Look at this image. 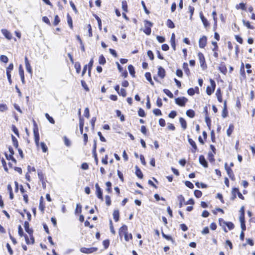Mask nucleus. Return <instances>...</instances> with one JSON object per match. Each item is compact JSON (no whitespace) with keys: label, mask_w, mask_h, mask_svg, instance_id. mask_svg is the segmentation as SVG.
I'll return each instance as SVG.
<instances>
[{"label":"nucleus","mask_w":255,"mask_h":255,"mask_svg":"<svg viewBox=\"0 0 255 255\" xmlns=\"http://www.w3.org/2000/svg\"><path fill=\"white\" fill-rule=\"evenodd\" d=\"M119 236L122 238V236L124 235L125 237V239L127 242H128V227L124 225L122 227H121L119 229Z\"/></svg>","instance_id":"1"},{"label":"nucleus","mask_w":255,"mask_h":255,"mask_svg":"<svg viewBox=\"0 0 255 255\" xmlns=\"http://www.w3.org/2000/svg\"><path fill=\"white\" fill-rule=\"evenodd\" d=\"M211 86H208L206 88V93L208 95H211L214 91L216 87V83L215 81L212 79H210Z\"/></svg>","instance_id":"2"},{"label":"nucleus","mask_w":255,"mask_h":255,"mask_svg":"<svg viewBox=\"0 0 255 255\" xmlns=\"http://www.w3.org/2000/svg\"><path fill=\"white\" fill-rule=\"evenodd\" d=\"M34 125V128H33V133L34 136V140L35 142V143L36 145H38L39 144V135L38 132V128L37 127L36 124L35 122V121H33Z\"/></svg>","instance_id":"3"},{"label":"nucleus","mask_w":255,"mask_h":255,"mask_svg":"<svg viewBox=\"0 0 255 255\" xmlns=\"http://www.w3.org/2000/svg\"><path fill=\"white\" fill-rule=\"evenodd\" d=\"M188 101V99L184 97H179L175 99V103L181 107H184L186 103Z\"/></svg>","instance_id":"4"},{"label":"nucleus","mask_w":255,"mask_h":255,"mask_svg":"<svg viewBox=\"0 0 255 255\" xmlns=\"http://www.w3.org/2000/svg\"><path fill=\"white\" fill-rule=\"evenodd\" d=\"M152 23L147 20L145 21V28L143 30L144 32L147 35H150L151 33V27Z\"/></svg>","instance_id":"5"},{"label":"nucleus","mask_w":255,"mask_h":255,"mask_svg":"<svg viewBox=\"0 0 255 255\" xmlns=\"http://www.w3.org/2000/svg\"><path fill=\"white\" fill-rule=\"evenodd\" d=\"M95 188L96 189V195L97 197L101 201H103V192L98 183L96 184Z\"/></svg>","instance_id":"6"},{"label":"nucleus","mask_w":255,"mask_h":255,"mask_svg":"<svg viewBox=\"0 0 255 255\" xmlns=\"http://www.w3.org/2000/svg\"><path fill=\"white\" fill-rule=\"evenodd\" d=\"M97 250V248H82L80 249V251L83 253L85 254H90L92 253Z\"/></svg>","instance_id":"7"},{"label":"nucleus","mask_w":255,"mask_h":255,"mask_svg":"<svg viewBox=\"0 0 255 255\" xmlns=\"http://www.w3.org/2000/svg\"><path fill=\"white\" fill-rule=\"evenodd\" d=\"M225 168L227 171V173L229 176L230 178H231L232 179H233L234 177V174L233 172L232 169L231 168V167H229L228 166V163H225Z\"/></svg>","instance_id":"8"},{"label":"nucleus","mask_w":255,"mask_h":255,"mask_svg":"<svg viewBox=\"0 0 255 255\" xmlns=\"http://www.w3.org/2000/svg\"><path fill=\"white\" fill-rule=\"evenodd\" d=\"M1 33L4 36V37L8 40H11L12 39V34L11 33L6 29H2L1 30Z\"/></svg>","instance_id":"9"},{"label":"nucleus","mask_w":255,"mask_h":255,"mask_svg":"<svg viewBox=\"0 0 255 255\" xmlns=\"http://www.w3.org/2000/svg\"><path fill=\"white\" fill-rule=\"evenodd\" d=\"M207 43V37L205 36H203L200 38L199 40V46L200 48H204Z\"/></svg>","instance_id":"10"},{"label":"nucleus","mask_w":255,"mask_h":255,"mask_svg":"<svg viewBox=\"0 0 255 255\" xmlns=\"http://www.w3.org/2000/svg\"><path fill=\"white\" fill-rule=\"evenodd\" d=\"M24 61L25 64V67L27 71L29 73H32V68L31 67L30 64L29 63L28 58L26 56L25 57Z\"/></svg>","instance_id":"11"},{"label":"nucleus","mask_w":255,"mask_h":255,"mask_svg":"<svg viewBox=\"0 0 255 255\" xmlns=\"http://www.w3.org/2000/svg\"><path fill=\"white\" fill-rule=\"evenodd\" d=\"M198 56L200 61V66L203 67L205 63L204 56L202 53L199 52L198 54Z\"/></svg>","instance_id":"12"},{"label":"nucleus","mask_w":255,"mask_h":255,"mask_svg":"<svg viewBox=\"0 0 255 255\" xmlns=\"http://www.w3.org/2000/svg\"><path fill=\"white\" fill-rule=\"evenodd\" d=\"M24 227L25 231L29 235H31L33 233V230L29 228V223L27 221H25L24 223Z\"/></svg>","instance_id":"13"},{"label":"nucleus","mask_w":255,"mask_h":255,"mask_svg":"<svg viewBox=\"0 0 255 255\" xmlns=\"http://www.w3.org/2000/svg\"><path fill=\"white\" fill-rule=\"evenodd\" d=\"M158 75L161 78L163 79L165 75V70L161 66L158 68Z\"/></svg>","instance_id":"14"},{"label":"nucleus","mask_w":255,"mask_h":255,"mask_svg":"<svg viewBox=\"0 0 255 255\" xmlns=\"http://www.w3.org/2000/svg\"><path fill=\"white\" fill-rule=\"evenodd\" d=\"M199 162L204 167H207L208 163L203 155H200L199 158Z\"/></svg>","instance_id":"15"},{"label":"nucleus","mask_w":255,"mask_h":255,"mask_svg":"<svg viewBox=\"0 0 255 255\" xmlns=\"http://www.w3.org/2000/svg\"><path fill=\"white\" fill-rule=\"evenodd\" d=\"M200 18L205 26V27H207L209 25V23L207 20V19L204 16L203 13L202 12L200 13Z\"/></svg>","instance_id":"16"},{"label":"nucleus","mask_w":255,"mask_h":255,"mask_svg":"<svg viewBox=\"0 0 255 255\" xmlns=\"http://www.w3.org/2000/svg\"><path fill=\"white\" fill-rule=\"evenodd\" d=\"M219 69L221 73L224 74H225L227 72V68L225 66V64L223 62L220 64V65L219 67Z\"/></svg>","instance_id":"17"},{"label":"nucleus","mask_w":255,"mask_h":255,"mask_svg":"<svg viewBox=\"0 0 255 255\" xmlns=\"http://www.w3.org/2000/svg\"><path fill=\"white\" fill-rule=\"evenodd\" d=\"M188 142H189V144L193 148V149L192 150V152H195L197 149V147L195 142L191 138L188 139Z\"/></svg>","instance_id":"18"},{"label":"nucleus","mask_w":255,"mask_h":255,"mask_svg":"<svg viewBox=\"0 0 255 255\" xmlns=\"http://www.w3.org/2000/svg\"><path fill=\"white\" fill-rule=\"evenodd\" d=\"M19 74L21 78V81L22 83H24V71L22 68L21 66L20 65L19 68Z\"/></svg>","instance_id":"19"},{"label":"nucleus","mask_w":255,"mask_h":255,"mask_svg":"<svg viewBox=\"0 0 255 255\" xmlns=\"http://www.w3.org/2000/svg\"><path fill=\"white\" fill-rule=\"evenodd\" d=\"M145 77L146 80L150 83L152 86H154V83L152 80L151 74L149 72H146L145 74Z\"/></svg>","instance_id":"20"},{"label":"nucleus","mask_w":255,"mask_h":255,"mask_svg":"<svg viewBox=\"0 0 255 255\" xmlns=\"http://www.w3.org/2000/svg\"><path fill=\"white\" fill-rule=\"evenodd\" d=\"M135 174L139 178L141 179L143 177V174L140 169L137 166H135Z\"/></svg>","instance_id":"21"},{"label":"nucleus","mask_w":255,"mask_h":255,"mask_svg":"<svg viewBox=\"0 0 255 255\" xmlns=\"http://www.w3.org/2000/svg\"><path fill=\"white\" fill-rule=\"evenodd\" d=\"M179 122L181 125L182 128L184 129H185L187 128V123H186V121L183 118H180L179 119Z\"/></svg>","instance_id":"22"},{"label":"nucleus","mask_w":255,"mask_h":255,"mask_svg":"<svg viewBox=\"0 0 255 255\" xmlns=\"http://www.w3.org/2000/svg\"><path fill=\"white\" fill-rule=\"evenodd\" d=\"M113 218L116 222L119 221V211L118 210H115L113 213Z\"/></svg>","instance_id":"23"},{"label":"nucleus","mask_w":255,"mask_h":255,"mask_svg":"<svg viewBox=\"0 0 255 255\" xmlns=\"http://www.w3.org/2000/svg\"><path fill=\"white\" fill-rule=\"evenodd\" d=\"M224 109L222 111V116L223 117V118H225L227 117V114H228V112H227V106H226V101L224 102Z\"/></svg>","instance_id":"24"},{"label":"nucleus","mask_w":255,"mask_h":255,"mask_svg":"<svg viewBox=\"0 0 255 255\" xmlns=\"http://www.w3.org/2000/svg\"><path fill=\"white\" fill-rule=\"evenodd\" d=\"M243 24L245 26H246L248 28L250 29H253L254 28V26L251 25L250 22L249 21H246L245 20H243Z\"/></svg>","instance_id":"25"},{"label":"nucleus","mask_w":255,"mask_h":255,"mask_svg":"<svg viewBox=\"0 0 255 255\" xmlns=\"http://www.w3.org/2000/svg\"><path fill=\"white\" fill-rule=\"evenodd\" d=\"M128 70L129 71V72L130 73V74L132 76V77H134V74H135V71H134V68L133 67V66L131 65H129L128 66Z\"/></svg>","instance_id":"26"},{"label":"nucleus","mask_w":255,"mask_h":255,"mask_svg":"<svg viewBox=\"0 0 255 255\" xmlns=\"http://www.w3.org/2000/svg\"><path fill=\"white\" fill-rule=\"evenodd\" d=\"M186 114L188 117L191 118H193L195 116V112L192 110H187Z\"/></svg>","instance_id":"27"},{"label":"nucleus","mask_w":255,"mask_h":255,"mask_svg":"<svg viewBox=\"0 0 255 255\" xmlns=\"http://www.w3.org/2000/svg\"><path fill=\"white\" fill-rule=\"evenodd\" d=\"M38 176L39 180L40 181H43L46 180L45 176H44V174L42 173V171H38Z\"/></svg>","instance_id":"28"},{"label":"nucleus","mask_w":255,"mask_h":255,"mask_svg":"<svg viewBox=\"0 0 255 255\" xmlns=\"http://www.w3.org/2000/svg\"><path fill=\"white\" fill-rule=\"evenodd\" d=\"M11 138L13 142V146L16 148H18V143L17 139L13 135H11Z\"/></svg>","instance_id":"29"},{"label":"nucleus","mask_w":255,"mask_h":255,"mask_svg":"<svg viewBox=\"0 0 255 255\" xmlns=\"http://www.w3.org/2000/svg\"><path fill=\"white\" fill-rule=\"evenodd\" d=\"M236 7L237 9H241L244 10H246V5L244 3H240L239 4H237Z\"/></svg>","instance_id":"30"},{"label":"nucleus","mask_w":255,"mask_h":255,"mask_svg":"<svg viewBox=\"0 0 255 255\" xmlns=\"http://www.w3.org/2000/svg\"><path fill=\"white\" fill-rule=\"evenodd\" d=\"M178 199L179 201V207L181 208L183 205L182 203L184 201V198L182 195H180L178 197Z\"/></svg>","instance_id":"31"},{"label":"nucleus","mask_w":255,"mask_h":255,"mask_svg":"<svg viewBox=\"0 0 255 255\" xmlns=\"http://www.w3.org/2000/svg\"><path fill=\"white\" fill-rule=\"evenodd\" d=\"M234 129V126L233 125H230L229 128L227 130V134L228 136H230Z\"/></svg>","instance_id":"32"},{"label":"nucleus","mask_w":255,"mask_h":255,"mask_svg":"<svg viewBox=\"0 0 255 255\" xmlns=\"http://www.w3.org/2000/svg\"><path fill=\"white\" fill-rule=\"evenodd\" d=\"M106 62V59L104 56L103 55H100L99 58V63L101 65H104Z\"/></svg>","instance_id":"33"},{"label":"nucleus","mask_w":255,"mask_h":255,"mask_svg":"<svg viewBox=\"0 0 255 255\" xmlns=\"http://www.w3.org/2000/svg\"><path fill=\"white\" fill-rule=\"evenodd\" d=\"M122 8L123 10L125 12L128 11V4L126 0H123L122 2Z\"/></svg>","instance_id":"34"},{"label":"nucleus","mask_w":255,"mask_h":255,"mask_svg":"<svg viewBox=\"0 0 255 255\" xmlns=\"http://www.w3.org/2000/svg\"><path fill=\"white\" fill-rule=\"evenodd\" d=\"M8 149H9V151L10 152V156L11 160L14 162H16L15 159L13 157V155L14 154V151H13L12 148L11 147H9Z\"/></svg>","instance_id":"35"},{"label":"nucleus","mask_w":255,"mask_h":255,"mask_svg":"<svg viewBox=\"0 0 255 255\" xmlns=\"http://www.w3.org/2000/svg\"><path fill=\"white\" fill-rule=\"evenodd\" d=\"M106 185L107 186L106 191L108 193H110L112 191L111 186H112V183L110 181H108L106 183Z\"/></svg>","instance_id":"36"},{"label":"nucleus","mask_w":255,"mask_h":255,"mask_svg":"<svg viewBox=\"0 0 255 255\" xmlns=\"http://www.w3.org/2000/svg\"><path fill=\"white\" fill-rule=\"evenodd\" d=\"M163 92L169 98H172L173 97V94L169 90L165 89L163 90Z\"/></svg>","instance_id":"37"},{"label":"nucleus","mask_w":255,"mask_h":255,"mask_svg":"<svg viewBox=\"0 0 255 255\" xmlns=\"http://www.w3.org/2000/svg\"><path fill=\"white\" fill-rule=\"evenodd\" d=\"M167 26L170 28H173L175 27L174 23L170 19H168L166 23Z\"/></svg>","instance_id":"38"},{"label":"nucleus","mask_w":255,"mask_h":255,"mask_svg":"<svg viewBox=\"0 0 255 255\" xmlns=\"http://www.w3.org/2000/svg\"><path fill=\"white\" fill-rule=\"evenodd\" d=\"M216 95L217 97L218 100L219 101V102L221 103L222 102V96L220 93V89L217 90V92H216Z\"/></svg>","instance_id":"39"},{"label":"nucleus","mask_w":255,"mask_h":255,"mask_svg":"<svg viewBox=\"0 0 255 255\" xmlns=\"http://www.w3.org/2000/svg\"><path fill=\"white\" fill-rule=\"evenodd\" d=\"M43 197L41 196L40 200L39 208V210H40L42 212H43L44 210V206L43 204Z\"/></svg>","instance_id":"40"},{"label":"nucleus","mask_w":255,"mask_h":255,"mask_svg":"<svg viewBox=\"0 0 255 255\" xmlns=\"http://www.w3.org/2000/svg\"><path fill=\"white\" fill-rule=\"evenodd\" d=\"M45 117L47 120L51 124H54L55 123V121L54 119L50 117L47 113L45 114Z\"/></svg>","instance_id":"41"},{"label":"nucleus","mask_w":255,"mask_h":255,"mask_svg":"<svg viewBox=\"0 0 255 255\" xmlns=\"http://www.w3.org/2000/svg\"><path fill=\"white\" fill-rule=\"evenodd\" d=\"M234 190L237 192L238 197L242 200L244 199V197L243 196L242 193L239 191V189L237 188H234Z\"/></svg>","instance_id":"42"},{"label":"nucleus","mask_w":255,"mask_h":255,"mask_svg":"<svg viewBox=\"0 0 255 255\" xmlns=\"http://www.w3.org/2000/svg\"><path fill=\"white\" fill-rule=\"evenodd\" d=\"M67 22H68V24L69 25V26L72 28L73 27L72 19L69 14H67Z\"/></svg>","instance_id":"43"},{"label":"nucleus","mask_w":255,"mask_h":255,"mask_svg":"<svg viewBox=\"0 0 255 255\" xmlns=\"http://www.w3.org/2000/svg\"><path fill=\"white\" fill-rule=\"evenodd\" d=\"M0 60L2 62L7 63L8 61V59L7 56L5 55H1L0 57Z\"/></svg>","instance_id":"44"},{"label":"nucleus","mask_w":255,"mask_h":255,"mask_svg":"<svg viewBox=\"0 0 255 255\" xmlns=\"http://www.w3.org/2000/svg\"><path fill=\"white\" fill-rule=\"evenodd\" d=\"M95 18L97 20V22H98V23L99 28L100 30H101V29H102V21H101V19L97 15H95Z\"/></svg>","instance_id":"45"},{"label":"nucleus","mask_w":255,"mask_h":255,"mask_svg":"<svg viewBox=\"0 0 255 255\" xmlns=\"http://www.w3.org/2000/svg\"><path fill=\"white\" fill-rule=\"evenodd\" d=\"M105 200L107 206H110L111 204V198L109 195H106L105 196Z\"/></svg>","instance_id":"46"},{"label":"nucleus","mask_w":255,"mask_h":255,"mask_svg":"<svg viewBox=\"0 0 255 255\" xmlns=\"http://www.w3.org/2000/svg\"><path fill=\"white\" fill-rule=\"evenodd\" d=\"M120 95H122L123 97H125L127 95V92L125 89L122 88L120 90V93H118Z\"/></svg>","instance_id":"47"},{"label":"nucleus","mask_w":255,"mask_h":255,"mask_svg":"<svg viewBox=\"0 0 255 255\" xmlns=\"http://www.w3.org/2000/svg\"><path fill=\"white\" fill-rule=\"evenodd\" d=\"M41 147L43 152H46L47 151V147L44 142H41Z\"/></svg>","instance_id":"48"},{"label":"nucleus","mask_w":255,"mask_h":255,"mask_svg":"<svg viewBox=\"0 0 255 255\" xmlns=\"http://www.w3.org/2000/svg\"><path fill=\"white\" fill-rule=\"evenodd\" d=\"M202 195V193L201 192V191L200 190H196L194 191V195L197 197V198H200L201 197Z\"/></svg>","instance_id":"49"},{"label":"nucleus","mask_w":255,"mask_h":255,"mask_svg":"<svg viewBox=\"0 0 255 255\" xmlns=\"http://www.w3.org/2000/svg\"><path fill=\"white\" fill-rule=\"evenodd\" d=\"M7 110V107L5 104H0V111L4 112Z\"/></svg>","instance_id":"50"},{"label":"nucleus","mask_w":255,"mask_h":255,"mask_svg":"<svg viewBox=\"0 0 255 255\" xmlns=\"http://www.w3.org/2000/svg\"><path fill=\"white\" fill-rule=\"evenodd\" d=\"M226 226H227L229 230H230L233 229L234 228V225L230 222H227Z\"/></svg>","instance_id":"51"},{"label":"nucleus","mask_w":255,"mask_h":255,"mask_svg":"<svg viewBox=\"0 0 255 255\" xmlns=\"http://www.w3.org/2000/svg\"><path fill=\"white\" fill-rule=\"evenodd\" d=\"M103 245L104 246V248L105 249H107L109 247V245H110L109 240H104L103 242Z\"/></svg>","instance_id":"52"},{"label":"nucleus","mask_w":255,"mask_h":255,"mask_svg":"<svg viewBox=\"0 0 255 255\" xmlns=\"http://www.w3.org/2000/svg\"><path fill=\"white\" fill-rule=\"evenodd\" d=\"M176 112L175 111H171L168 115V117L170 118L173 119L176 116Z\"/></svg>","instance_id":"53"},{"label":"nucleus","mask_w":255,"mask_h":255,"mask_svg":"<svg viewBox=\"0 0 255 255\" xmlns=\"http://www.w3.org/2000/svg\"><path fill=\"white\" fill-rule=\"evenodd\" d=\"M153 112L156 116H160L162 115L161 111L158 109H154Z\"/></svg>","instance_id":"54"},{"label":"nucleus","mask_w":255,"mask_h":255,"mask_svg":"<svg viewBox=\"0 0 255 255\" xmlns=\"http://www.w3.org/2000/svg\"><path fill=\"white\" fill-rule=\"evenodd\" d=\"M138 114L139 116L141 117H144L145 116V113L143 109L140 108L138 111Z\"/></svg>","instance_id":"55"},{"label":"nucleus","mask_w":255,"mask_h":255,"mask_svg":"<svg viewBox=\"0 0 255 255\" xmlns=\"http://www.w3.org/2000/svg\"><path fill=\"white\" fill-rule=\"evenodd\" d=\"M219 224L222 227H224L226 226V225L227 224V222H225L223 219H219Z\"/></svg>","instance_id":"56"},{"label":"nucleus","mask_w":255,"mask_h":255,"mask_svg":"<svg viewBox=\"0 0 255 255\" xmlns=\"http://www.w3.org/2000/svg\"><path fill=\"white\" fill-rule=\"evenodd\" d=\"M93 63H94V60H93V58H92L90 60V62L89 63V64H88V66H89V74L90 73L92 67L93 66Z\"/></svg>","instance_id":"57"},{"label":"nucleus","mask_w":255,"mask_h":255,"mask_svg":"<svg viewBox=\"0 0 255 255\" xmlns=\"http://www.w3.org/2000/svg\"><path fill=\"white\" fill-rule=\"evenodd\" d=\"M156 39L158 40V41L160 43H163L165 40V38L164 37L161 36H157Z\"/></svg>","instance_id":"58"},{"label":"nucleus","mask_w":255,"mask_h":255,"mask_svg":"<svg viewBox=\"0 0 255 255\" xmlns=\"http://www.w3.org/2000/svg\"><path fill=\"white\" fill-rule=\"evenodd\" d=\"M147 54L150 60H152L154 59V55L151 50H148L147 52Z\"/></svg>","instance_id":"59"},{"label":"nucleus","mask_w":255,"mask_h":255,"mask_svg":"<svg viewBox=\"0 0 255 255\" xmlns=\"http://www.w3.org/2000/svg\"><path fill=\"white\" fill-rule=\"evenodd\" d=\"M185 185L187 187H189L190 189H193L194 188L193 184L190 181H186Z\"/></svg>","instance_id":"60"},{"label":"nucleus","mask_w":255,"mask_h":255,"mask_svg":"<svg viewBox=\"0 0 255 255\" xmlns=\"http://www.w3.org/2000/svg\"><path fill=\"white\" fill-rule=\"evenodd\" d=\"M6 247L7 248V249L8 252H9V254L10 255H12L13 251H12V250L11 249V248L10 247V245L8 243H7L6 245Z\"/></svg>","instance_id":"61"},{"label":"nucleus","mask_w":255,"mask_h":255,"mask_svg":"<svg viewBox=\"0 0 255 255\" xmlns=\"http://www.w3.org/2000/svg\"><path fill=\"white\" fill-rule=\"evenodd\" d=\"M12 130L16 135L19 136L18 130L15 126H12Z\"/></svg>","instance_id":"62"},{"label":"nucleus","mask_w":255,"mask_h":255,"mask_svg":"<svg viewBox=\"0 0 255 255\" xmlns=\"http://www.w3.org/2000/svg\"><path fill=\"white\" fill-rule=\"evenodd\" d=\"M156 105L159 107H161L162 106V100L160 98H157L156 101Z\"/></svg>","instance_id":"63"},{"label":"nucleus","mask_w":255,"mask_h":255,"mask_svg":"<svg viewBox=\"0 0 255 255\" xmlns=\"http://www.w3.org/2000/svg\"><path fill=\"white\" fill-rule=\"evenodd\" d=\"M59 22H60L59 18L57 15H56L54 17V24L55 25H57Z\"/></svg>","instance_id":"64"}]
</instances>
